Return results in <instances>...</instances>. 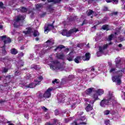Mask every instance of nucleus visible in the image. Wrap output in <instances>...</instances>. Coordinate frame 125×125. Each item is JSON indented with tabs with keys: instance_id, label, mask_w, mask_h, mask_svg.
Masks as SVG:
<instances>
[{
	"instance_id": "1",
	"label": "nucleus",
	"mask_w": 125,
	"mask_h": 125,
	"mask_svg": "<svg viewBox=\"0 0 125 125\" xmlns=\"http://www.w3.org/2000/svg\"><path fill=\"white\" fill-rule=\"evenodd\" d=\"M110 74L112 76V80L113 83H116L118 85H120L122 83V77L125 74V68L119 70L117 71V69L115 67H112L109 70Z\"/></svg>"
},
{
	"instance_id": "2",
	"label": "nucleus",
	"mask_w": 125,
	"mask_h": 125,
	"mask_svg": "<svg viewBox=\"0 0 125 125\" xmlns=\"http://www.w3.org/2000/svg\"><path fill=\"white\" fill-rule=\"evenodd\" d=\"M53 44H54V40L50 39L45 42V45H46V49L45 47H42L41 45H35V48L37 53L39 54L40 57H42L45 54L46 52H47L48 49L53 48V46H51Z\"/></svg>"
},
{
	"instance_id": "3",
	"label": "nucleus",
	"mask_w": 125,
	"mask_h": 125,
	"mask_svg": "<svg viewBox=\"0 0 125 125\" xmlns=\"http://www.w3.org/2000/svg\"><path fill=\"white\" fill-rule=\"evenodd\" d=\"M49 59L50 60V62H51V63H49V65L51 70H54L55 71H63V66L59 63L58 61H53L52 55L49 56Z\"/></svg>"
},
{
	"instance_id": "4",
	"label": "nucleus",
	"mask_w": 125,
	"mask_h": 125,
	"mask_svg": "<svg viewBox=\"0 0 125 125\" xmlns=\"http://www.w3.org/2000/svg\"><path fill=\"white\" fill-rule=\"evenodd\" d=\"M114 100H115V97L111 93H109L107 99L103 100L100 102V105L101 107H105L107 105H110V102H112Z\"/></svg>"
},
{
	"instance_id": "5",
	"label": "nucleus",
	"mask_w": 125,
	"mask_h": 125,
	"mask_svg": "<svg viewBox=\"0 0 125 125\" xmlns=\"http://www.w3.org/2000/svg\"><path fill=\"white\" fill-rule=\"evenodd\" d=\"M10 42H11V39L6 37V36L4 35L0 37V47L4 48L5 44L10 43Z\"/></svg>"
},
{
	"instance_id": "6",
	"label": "nucleus",
	"mask_w": 125,
	"mask_h": 125,
	"mask_svg": "<svg viewBox=\"0 0 125 125\" xmlns=\"http://www.w3.org/2000/svg\"><path fill=\"white\" fill-rule=\"evenodd\" d=\"M52 91V89L49 88L43 94L40 93L39 96V100L40 101H43L44 100L43 98H49L51 96Z\"/></svg>"
},
{
	"instance_id": "7",
	"label": "nucleus",
	"mask_w": 125,
	"mask_h": 125,
	"mask_svg": "<svg viewBox=\"0 0 125 125\" xmlns=\"http://www.w3.org/2000/svg\"><path fill=\"white\" fill-rule=\"evenodd\" d=\"M77 32H79V29L74 28L69 31L63 30L62 32V36H66V37H71L72 34H76Z\"/></svg>"
},
{
	"instance_id": "8",
	"label": "nucleus",
	"mask_w": 125,
	"mask_h": 125,
	"mask_svg": "<svg viewBox=\"0 0 125 125\" xmlns=\"http://www.w3.org/2000/svg\"><path fill=\"white\" fill-rule=\"evenodd\" d=\"M43 79L42 76H39L37 79L34 80V83L29 84L28 86H27V87L29 88H34V87H35L36 85L40 84V83L42 81Z\"/></svg>"
},
{
	"instance_id": "9",
	"label": "nucleus",
	"mask_w": 125,
	"mask_h": 125,
	"mask_svg": "<svg viewBox=\"0 0 125 125\" xmlns=\"http://www.w3.org/2000/svg\"><path fill=\"white\" fill-rule=\"evenodd\" d=\"M108 45L109 44H104L103 46L99 47V51H98L97 53V55L98 57H100V56H101V55H102V54L104 53V51H105V50L108 48Z\"/></svg>"
},
{
	"instance_id": "10",
	"label": "nucleus",
	"mask_w": 125,
	"mask_h": 125,
	"mask_svg": "<svg viewBox=\"0 0 125 125\" xmlns=\"http://www.w3.org/2000/svg\"><path fill=\"white\" fill-rule=\"evenodd\" d=\"M26 18L25 15H19L18 16L17 19L14 21V26L15 28H18V26H19V21L21 20H24Z\"/></svg>"
},
{
	"instance_id": "11",
	"label": "nucleus",
	"mask_w": 125,
	"mask_h": 125,
	"mask_svg": "<svg viewBox=\"0 0 125 125\" xmlns=\"http://www.w3.org/2000/svg\"><path fill=\"white\" fill-rule=\"evenodd\" d=\"M93 97L94 98L92 100L89 99H84V101H85V102H88L90 104L93 105V104H94V102L99 99L97 94H95Z\"/></svg>"
},
{
	"instance_id": "12",
	"label": "nucleus",
	"mask_w": 125,
	"mask_h": 125,
	"mask_svg": "<svg viewBox=\"0 0 125 125\" xmlns=\"http://www.w3.org/2000/svg\"><path fill=\"white\" fill-rule=\"evenodd\" d=\"M55 21L53 22V23L52 24H45V27H44V33L45 34H47L48 32L50 31V30L54 28V26L53 25V23Z\"/></svg>"
},
{
	"instance_id": "13",
	"label": "nucleus",
	"mask_w": 125,
	"mask_h": 125,
	"mask_svg": "<svg viewBox=\"0 0 125 125\" xmlns=\"http://www.w3.org/2000/svg\"><path fill=\"white\" fill-rule=\"evenodd\" d=\"M11 80H12V77L11 76H8L5 77V80H4V86H7L11 83Z\"/></svg>"
},
{
	"instance_id": "14",
	"label": "nucleus",
	"mask_w": 125,
	"mask_h": 125,
	"mask_svg": "<svg viewBox=\"0 0 125 125\" xmlns=\"http://www.w3.org/2000/svg\"><path fill=\"white\" fill-rule=\"evenodd\" d=\"M33 32V30L32 29V28L28 27L26 29V30L23 31V33L24 34V36H27V35H29V34H31Z\"/></svg>"
},
{
	"instance_id": "15",
	"label": "nucleus",
	"mask_w": 125,
	"mask_h": 125,
	"mask_svg": "<svg viewBox=\"0 0 125 125\" xmlns=\"http://www.w3.org/2000/svg\"><path fill=\"white\" fill-rule=\"evenodd\" d=\"M86 14L88 16H90V15H92V16H97V14H96V12L92 11V10H88V11H87Z\"/></svg>"
},
{
	"instance_id": "16",
	"label": "nucleus",
	"mask_w": 125,
	"mask_h": 125,
	"mask_svg": "<svg viewBox=\"0 0 125 125\" xmlns=\"http://www.w3.org/2000/svg\"><path fill=\"white\" fill-rule=\"evenodd\" d=\"M74 52H71L67 56V59L68 61H73V59L74 58Z\"/></svg>"
},
{
	"instance_id": "17",
	"label": "nucleus",
	"mask_w": 125,
	"mask_h": 125,
	"mask_svg": "<svg viewBox=\"0 0 125 125\" xmlns=\"http://www.w3.org/2000/svg\"><path fill=\"white\" fill-rule=\"evenodd\" d=\"M86 125L85 122H81V120L78 119L76 120L72 124V125Z\"/></svg>"
},
{
	"instance_id": "18",
	"label": "nucleus",
	"mask_w": 125,
	"mask_h": 125,
	"mask_svg": "<svg viewBox=\"0 0 125 125\" xmlns=\"http://www.w3.org/2000/svg\"><path fill=\"white\" fill-rule=\"evenodd\" d=\"M53 122H54V123L53 124H50V123H46L44 125H55L56 124H59V125H60V122L57 119H53Z\"/></svg>"
},
{
	"instance_id": "19",
	"label": "nucleus",
	"mask_w": 125,
	"mask_h": 125,
	"mask_svg": "<svg viewBox=\"0 0 125 125\" xmlns=\"http://www.w3.org/2000/svg\"><path fill=\"white\" fill-rule=\"evenodd\" d=\"M122 61V59L121 58H117L115 59V63H116V67H118V68H121V67H119V65H120V63H121V61Z\"/></svg>"
},
{
	"instance_id": "20",
	"label": "nucleus",
	"mask_w": 125,
	"mask_h": 125,
	"mask_svg": "<svg viewBox=\"0 0 125 125\" xmlns=\"http://www.w3.org/2000/svg\"><path fill=\"white\" fill-rule=\"evenodd\" d=\"M93 104H92V105H90V104H88V105L85 108V110L86 111V112H89L90 111H91V110H92V109H93Z\"/></svg>"
},
{
	"instance_id": "21",
	"label": "nucleus",
	"mask_w": 125,
	"mask_h": 125,
	"mask_svg": "<svg viewBox=\"0 0 125 125\" xmlns=\"http://www.w3.org/2000/svg\"><path fill=\"white\" fill-rule=\"evenodd\" d=\"M93 89H94V88H89L88 89H87V90H86L85 92L86 94H90V93L92 92Z\"/></svg>"
},
{
	"instance_id": "22",
	"label": "nucleus",
	"mask_w": 125,
	"mask_h": 125,
	"mask_svg": "<svg viewBox=\"0 0 125 125\" xmlns=\"http://www.w3.org/2000/svg\"><path fill=\"white\" fill-rule=\"evenodd\" d=\"M96 91V93L98 95H102L103 93H104V90L103 89H99L97 90Z\"/></svg>"
},
{
	"instance_id": "23",
	"label": "nucleus",
	"mask_w": 125,
	"mask_h": 125,
	"mask_svg": "<svg viewBox=\"0 0 125 125\" xmlns=\"http://www.w3.org/2000/svg\"><path fill=\"white\" fill-rule=\"evenodd\" d=\"M11 54H14V55H16L18 53V51L15 48H13L11 50Z\"/></svg>"
},
{
	"instance_id": "24",
	"label": "nucleus",
	"mask_w": 125,
	"mask_h": 125,
	"mask_svg": "<svg viewBox=\"0 0 125 125\" xmlns=\"http://www.w3.org/2000/svg\"><path fill=\"white\" fill-rule=\"evenodd\" d=\"M86 59L84 60V61H88L90 58V54L89 53H86L85 54Z\"/></svg>"
},
{
	"instance_id": "25",
	"label": "nucleus",
	"mask_w": 125,
	"mask_h": 125,
	"mask_svg": "<svg viewBox=\"0 0 125 125\" xmlns=\"http://www.w3.org/2000/svg\"><path fill=\"white\" fill-rule=\"evenodd\" d=\"M48 2H54V3H59L61 0H47Z\"/></svg>"
},
{
	"instance_id": "26",
	"label": "nucleus",
	"mask_w": 125,
	"mask_h": 125,
	"mask_svg": "<svg viewBox=\"0 0 125 125\" xmlns=\"http://www.w3.org/2000/svg\"><path fill=\"white\" fill-rule=\"evenodd\" d=\"M74 61L75 63H79L81 61H82V59H81V57H77L74 59Z\"/></svg>"
},
{
	"instance_id": "27",
	"label": "nucleus",
	"mask_w": 125,
	"mask_h": 125,
	"mask_svg": "<svg viewBox=\"0 0 125 125\" xmlns=\"http://www.w3.org/2000/svg\"><path fill=\"white\" fill-rule=\"evenodd\" d=\"M57 58L58 59H63V58H64V55L63 54H58L57 55Z\"/></svg>"
},
{
	"instance_id": "28",
	"label": "nucleus",
	"mask_w": 125,
	"mask_h": 125,
	"mask_svg": "<svg viewBox=\"0 0 125 125\" xmlns=\"http://www.w3.org/2000/svg\"><path fill=\"white\" fill-rule=\"evenodd\" d=\"M42 3L37 4L36 5V9H40V8H42Z\"/></svg>"
},
{
	"instance_id": "29",
	"label": "nucleus",
	"mask_w": 125,
	"mask_h": 125,
	"mask_svg": "<svg viewBox=\"0 0 125 125\" xmlns=\"http://www.w3.org/2000/svg\"><path fill=\"white\" fill-rule=\"evenodd\" d=\"M103 30H106V31L109 30V25H104L102 27Z\"/></svg>"
},
{
	"instance_id": "30",
	"label": "nucleus",
	"mask_w": 125,
	"mask_h": 125,
	"mask_svg": "<svg viewBox=\"0 0 125 125\" xmlns=\"http://www.w3.org/2000/svg\"><path fill=\"white\" fill-rule=\"evenodd\" d=\"M33 36L34 37H39V36H40V33L37 30H35L33 33Z\"/></svg>"
},
{
	"instance_id": "31",
	"label": "nucleus",
	"mask_w": 125,
	"mask_h": 125,
	"mask_svg": "<svg viewBox=\"0 0 125 125\" xmlns=\"http://www.w3.org/2000/svg\"><path fill=\"white\" fill-rule=\"evenodd\" d=\"M31 69H35V70H39V67L37 64H32L31 65Z\"/></svg>"
},
{
	"instance_id": "32",
	"label": "nucleus",
	"mask_w": 125,
	"mask_h": 125,
	"mask_svg": "<svg viewBox=\"0 0 125 125\" xmlns=\"http://www.w3.org/2000/svg\"><path fill=\"white\" fill-rule=\"evenodd\" d=\"M62 48H64V46L63 45H61L58 47H57L56 49H55V51H56V50H61Z\"/></svg>"
},
{
	"instance_id": "33",
	"label": "nucleus",
	"mask_w": 125,
	"mask_h": 125,
	"mask_svg": "<svg viewBox=\"0 0 125 125\" xmlns=\"http://www.w3.org/2000/svg\"><path fill=\"white\" fill-rule=\"evenodd\" d=\"M28 9L26 8H25L24 7H22L21 9V12H27Z\"/></svg>"
},
{
	"instance_id": "34",
	"label": "nucleus",
	"mask_w": 125,
	"mask_h": 125,
	"mask_svg": "<svg viewBox=\"0 0 125 125\" xmlns=\"http://www.w3.org/2000/svg\"><path fill=\"white\" fill-rule=\"evenodd\" d=\"M24 65V62L22 61L19 62L17 64V66L18 67V66H20L21 67L23 66Z\"/></svg>"
},
{
	"instance_id": "35",
	"label": "nucleus",
	"mask_w": 125,
	"mask_h": 125,
	"mask_svg": "<svg viewBox=\"0 0 125 125\" xmlns=\"http://www.w3.org/2000/svg\"><path fill=\"white\" fill-rule=\"evenodd\" d=\"M85 119L86 118L85 116H82L81 119H78V120H80L81 123H84L83 121H85Z\"/></svg>"
},
{
	"instance_id": "36",
	"label": "nucleus",
	"mask_w": 125,
	"mask_h": 125,
	"mask_svg": "<svg viewBox=\"0 0 125 125\" xmlns=\"http://www.w3.org/2000/svg\"><path fill=\"white\" fill-rule=\"evenodd\" d=\"M113 38H114V35L113 34H111L110 36H109L108 37V38L107 39V41H112V40H113Z\"/></svg>"
},
{
	"instance_id": "37",
	"label": "nucleus",
	"mask_w": 125,
	"mask_h": 125,
	"mask_svg": "<svg viewBox=\"0 0 125 125\" xmlns=\"http://www.w3.org/2000/svg\"><path fill=\"white\" fill-rule=\"evenodd\" d=\"M15 76H19L20 75H21V72L16 70L15 72Z\"/></svg>"
},
{
	"instance_id": "38",
	"label": "nucleus",
	"mask_w": 125,
	"mask_h": 125,
	"mask_svg": "<svg viewBox=\"0 0 125 125\" xmlns=\"http://www.w3.org/2000/svg\"><path fill=\"white\" fill-rule=\"evenodd\" d=\"M59 80L58 79H55L54 81H52V83H54V84H55V83H59Z\"/></svg>"
},
{
	"instance_id": "39",
	"label": "nucleus",
	"mask_w": 125,
	"mask_h": 125,
	"mask_svg": "<svg viewBox=\"0 0 125 125\" xmlns=\"http://www.w3.org/2000/svg\"><path fill=\"white\" fill-rule=\"evenodd\" d=\"M104 115H109L110 114V111L109 110H106L104 112Z\"/></svg>"
},
{
	"instance_id": "40",
	"label": "nucleus",
	"mask_w": 125,
	"mask_h": 125,
	"mask_svg": "<svg viewBox=\"0 0 125 125\" xmlns=\"http://www.w3.org/2000/svg\"><path fill=\"white\" fill-rule=\"evenodd\" d=\"M7 71H8V68H5V67L3 68V70H2L3 73H6V72H7Z\"/></svg>"
},
{
	"instance_id": "41",
	"label": "nucleus",
	"mask_w": 125,
	"mask_h": 125,
	"mask_svg": "<svg viewBox=\"0 0 125 125\" xmlns=\"http://www.w3.org/2000/svg\"><path fill=\"white\" fill-rule=\"evenodd\" d=\"M113 4H118L119 3V0H112Z\"/></svg>"
},
{
	"instance_id": "42",
	"label": "nucleus",
	"mask_w": 125,
	"mask_h": 125,
	"mask_svg": "<svg viewBox=\"0 0 125 125\" xmlns=\"http://www.w3.org/2000/svg\"><path fill=\"white\" fill-rule=\"evenodd\" d=\"M100 39H101V36H97L95 39L96 42H98V41H99V40H100Z\"/></svg>"
},
{
	"instance_id": "43",
	"label": "nucleus",
	"mask_w": 125,
	"mask_h": 125,
	"mask_svg": "<svg viewBox=\"0 0 125 125\" xmlns=\"http://www.w3.org/2000/svg\"><path fill=\"white\" fill-rule=\"evenodd\" d=\"M104 124L106 125H109V124H110V120H106L104 121Z\"/></svg>"
},
{
	"instance_id": "44",
	"label": "nucleus",
	"mask_w": 125,
	"mask_h": 125,
	"mask_svg": "<svg viewBox=\"0 0 125 125\" xmlns=\"http://www.w3.org/2000/svg\"><path fill=\"white\" fill-rule=\"evenodd\" d=\"M0 8H4L3 7V3L2 2H0Z\"/></svg>"
},
{
	"instance_id": "45",
	"label": "nucleus",
	"mask_w": 125,
	"mask_h": 125,
	"mask_svg": "<svg viewBox=\"0 0 125 125\" xmlns=\"http://www.w3.org/2000/svg\"><path fill=\"white\" fill-rule=\"evenodd\" d=\"M28 13L30 14V16H31V18H33V17H34V12H29Z\"/></svg>"
},
{
	"instance_id": "46",
	"label": "nucleus",
	"mask_w": 125,
	"mask_h": 125,
	"mask_svg": "<svg viewBox=\"0 0 125 125\" xmlns=\"http://www.w3.org/2000/svg\"><path fill=\"white\" fill-rule=\"evenodd\" d=\"M86 24V21L85 20H84L81 25V26H83V25H85Z\"/></svg>"
},
{
	"instance_id": "47",
	"label": "nucleus",
	"mask_w": 125,
	"mask_h": 125,
	"mask_svg": "<svg viewBox=\"0 0 125 125\" xmlns=\"http://www.w3.org/2000/svg\"><path fill=\"white\" fill-rule=\"evenodd\" d=\"M64 121L65 123H69L70 122V118L65 119Z\"/></svg>"
},
{
	"instance_id": "48",
	"label": "nucleus",
	"mask_w": 125,
	"mask_h": 125,
	"mask_svg": "<svg viewBox=\"0 0 125 125\" xmlns=\"http://www.w3.org/2000/svg\"><path fill=\"white\" fill-rule=\"evenodd\" d=\"M55 114L56 116H57V115L59 114V111H58L57 110H56L55 111Z\"/></svg>"
},
{
	"instance_id": "49",
	"label": "nucleus",
	"mask_w": 125,
	"mask_h": 125,
	"mask_svg": "<svg viewBox=\"0 0 125 125\" xmlns=\"http://www.w3.org/2000/svg\"><path fill=\"white\" fill-rule=\"evenodd\" d=\"M103 10H104V11H107V10H108V7H104Z\"/></svg>"
},
{
	"instance_id": "50",
	"label": "nucleus",
	"mask_w": 125,
	"mask_h": 125,
	"mask_svg": "<svg viewBox=\"0 0 125 125\" xmlns=\"http://www.w3.org/2000/svg\"><path fill=\"white\" fill-rule=\"evenodd\" d=\"M2 53L4 54V55H5V54H6V51H5V49H3L2 50Z\"/></svg>"
},
{
	"instance_id": "51",
	"label": "nucleus",
	"mask_w": 125,
	"mask_h": 125,
	"mask_svg": "<svg viewBox=\"0 0 125 125\" xmlns=\"http://www.w3.org/2000/svg\"><path fill=\"white\" fill-rule=\"evenodd\" d=\"M33 57H34V54H31L30 56L29 57V59H33Z\"/></svg>"
},
{
	"instance_id": "52",
	"label": "nucleus",
	"mask_w": 125,
	"mask_h": 125,
	"mask_svg": "<svg viewBox=\"0 0 125 125\" xmlns=\"http://www.w3.org/2000/svg\"><path fill=\"white\" fill-rule=\"evenodd\" d=\"M42 110H43V111H46L47 110V108H46L44 106L42 107Z\"/></svg>"
},
{
	"instance_id": "53",
	"label": "nucleus",
	"mask_w": 125,
	"mask_h": 125,
	"mask_svg": "<svg viewBox=\"0 0 125 125\" xmlns=\"http://www.w3.org/2000/svg\"><path fill=\"white\" fill-rule=\"evenodd\" d=\"M120 33V29H119L118 30H117V32H116L115 33V35H118V34H119Z\"/></svg>"
},
{
	"instance_id": "54",
	"label": "nucleus",
	"mask_w": 125,
	"mask_h": 125,
	"mask_svg": "<svg viewBox=\"0 0 125 125\" xmlns=\"http://www.w3.org/2000/svg\"><path fill=\"white\" fill-rule=\"evenodd\" d=\"M106 2L109 3V2H112V0H105Z\"/></svg>"
},
{
	"instance_id": "55",
	"label": "nucleus",
	"mask_w": 125,
	"mask_h": 125,
	"mask_svg": "<svg viewBox=\"0 0 125 125\" xmlns=\"http://www.w3.org/2000/svg\"><path fill=\"white\" fill-rule=\"evenodd\" d=\"M24 48H25V47H24V46H21V50H23V49H24Z\"/></svg>"
},
{
	"instance_id": "56",
	"label": "nucleus",
	"mask_w": 125,
	"mask_h": 125,
	"mask_svg": "<svg viewBox=\"0 0 125 125\" xmlns=\"http://www.w3.org/2000/svg\"><path fill=\"white\" fill-rule=\"evenodd\" d=\"M108 64L109 66H112V62H108Z\"/></svg>"
},
{
	"instance_id": "57",
	"label": "nucleus",
	"mask_w": 125,
	"mask_h": 125,
	"mask_svg": "<svg viewBox=\"0 0 125 125\" xmlns=\"http://www.w3.org/2000/svg\"><path fill=\"white\" fill-rule=\"evenodd\" d=\"M78 115H83V112H81V113H80V112H78Z\"/></svg>"
},
{
	"instance_id": "58",
	"label": "nucleus",
	"mask_w": 125,
	"mask_h": 125,
	"mask_svg": "<svg viewBox=\"0 0 125 125\" xmlns=\"http://www.w3.org/2000/svg\"><path fill=\"white\" fill-rule=\"evenodd\" d=\"M49 10H51V11L53 10V8H52V7H50L49 8Z\"/></svg>"
},
{
	"instance_id": "59",
	"label": "nucleus",
	"mask_w": 125,
	"mask_h": 125,
	"mask_svg": "<svg viewBox=\"0 0 125 125\" xmlns=\"http://www.w3.org/2000/svg\"><path fill=\"white\" fill-rule=\"evenodd\" d=\"M58 100H59V101H60V102H61V103L62 102V100H61V98H58Z\"/></svg>"
},
{
	"instance_id": "60",
	"label": "nucleus",
	"mask_w": 125,
	"mask_h": 125,
	"mask_svg": "<svg viewBox=\"0 0 125 125\" xmlns=\"http://www.w3.org/2000/svg\"><path fill=\"white\" fill-rule=\"evenodd\" d=\"M118 46L119 47H122L123 46V45L122 44H119Z\"/></svg>"
},
{
	"instance_id": "61",
	"label": "nucleus",
	"mask_w": 125,
	"mask_h": 125,
	"mask_svg": "<svg viewBox=\"0 0 125 125\" xmlns=\"http://www.w3.org/2000/svg\"><path fill=\"white\" fill-rule=\"evenodd\" d=\"M95 70V69H94V68H92L91 69V71H93V72H94Z\"/></svg>"
},
{
	"instance_id": "62",
	"label": "nucleus",
	"mask_w": 125,
	"mask_h": 125,
	"mask_svg": "<svg viewBox=\"0 0 125 125\" xmlns=\"http://www.w3.org/2000/svg\"><path fill=\"white\" fill-rule=\"evenodd\" d=\"M31 76L30 74H28V76L27 75V79H29V78H31Z\"/></svg>"
},
{
	"instance_id": "63",
	"label": "nucleus",
	"mask_w": 125,
	"mask_h": 125,
	"mask_svg": "<svg viewBox=\"0 0 125 125\" xmlns=\"http://www.w3.org/2000/svg\"><path fill=\"white\" fill-rule=\"evenodd\" d=\"M39 40H40V39H39V38H37L35 39V41H36V42H38L39 41Z\"/></svg>"
},
{
	"instance_id": "64",
	"label": "nucleus",
	"mask_w": 125,
	"mask_h": 125,
	"mask_svg": "<svg viewBox=\"0 0 125 125\" xmlns=\"http://www.w3.org/2000/svg\"><path fill=\"white\" fill-rule=\"evenodd\" d=\"M8 125H14V124H12V123H10L8 124Z\"/></svg>"
}]
</instances>
